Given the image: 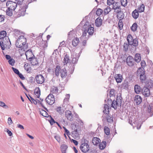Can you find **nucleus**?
<instances>
[{"label": "nucleus", "mask_w": 153, "mask_h": 153, "mask_svg": "<svg viewBox=\"0 0 153 153\" xmlns=\"http://www.w3.org/2000/svg\"><path fill=\"white\" fill-rule=\"evenodd\" d=\"M26 39L24 36H21L19 37L16 42V46L18 48H22L21 50L25 51V49L27 48V45H26Z\"/></svg>", "instance_id": "f257e3e1"}, {"label": "nucleus", "mask_w": 153, "mask_h": 153, "mask_svg": "<svg viewBox=\"0 0 153 153\" xmlns=\"http://www.w3.org/2000/svg\"><path fill=\"white\" fill-rule=\"evenodd\" d=\"M128 123L133 127H137L138 129L140 128L142 123L140 118L136 117L133 119L132 117H131L129 118Z\"/></svg>", "instance_id": "f03ea898"}, {"label": "nucleus", "mask_w": 153, "mask_h": 153, "mask_svg": "<svg viewBox=\"0 0 153 153\" xmlns=\"http://www.w3.org/2000/svg\"><path fill=\"white\" fill-rule=\"evenodd\" d=\"M11 44V42L8 37L0 41V46L2 50H4L6 48H9Z\"/></svg>", "instance_id": "7ed1b4c3"}, {"label": "nucleus", "mask_w": 153, "mask_h": 153, "mask_svg": "<svg viewBox=\"0 0 153 153\" xmlns=\"http://www.w3.org/2000/svg\"><path fill=\"white\" fill-rule=\"evenodd\" d=\"M71 128L72 130V134L73 137H76L78 136V131L80 130L79 126L76 123H72L71 124Z\"/></svg>", "instance_id": "20e7f679"}, {"label": "nucleus", "mask_w": 153, "mask_h": 153, "mask_svg": "<svg viewBox=\"0 0 153 153\" xmlns=\"http://www.w3.org/2000/svg\"><path fill=\"white\" fill-rule=\"evenodd\" d=\"M80 149L81 151L84 153H86L89 151L90 147L88 145V142L85 139H84V142L81 144Z\"/></svg>", "instance_id": "39448f33"}, {"label": "nucleus", "mask_w": 153, "mask_h": 153, "mask_svg": "<svg viewBox=\"0 0 153 153\" xmlns=\"http://www.w3.org/2000/svg\"><path fill=\"white\" fill-rule=\"evenodd\" d=\"M137 75L140 76V79L141 81L144 80L146 79L145 71L144 68H139L137 70Z\"/></svg>", "instance_id": "423d86ee"}, {"label": "nucleus", "mask_w": 153, "mask_h": 153, "mask_svg": "<svg viewBox=\"0 0 153 153\" xmlns=\"http://www.w3.org/2000/svg\"><path fill=\"white\" fill-rule=\"evenodd\" d=\"M46 102L49 105H52L55 101L54 97L52 94H50L46 98Z\"/></svg>", "instance_id": "0eeeda50"}, {"label": "nucleus", "mask_w": 153, "mask_h": 153, "mask_svg": "<svg viewBox=\"0 0 153 153\" xmlns=\"http://www.w3.org/2000/svg\"><path fill=\"white\" fill-rule=\"evenodd\" d=\"M6 6L8 8L14 10L17 6V4L16 2L9 1L6 3Z\"/></svg>", "instance_id": "6e6552de"}, {"label": "nucleus", "mask_w": 153, "mask_h": 153, "mask_svg": "<svg viewBox=\"0 0 153 153\" xmlns=\"http://www.w3.org/2000/svg\"><path fill=\"white\" fill-rule=\"evenodd\" d=\"M35 79L36 83L38 84H42L45 81L44 77L40 74L37 75L35 77Z\"/></svg>", "instance_id": "1a4fd4ad"}, {"label": "nucleus", "mask_w": 153, "mask_h": 153, "mask_svg": "<svg viewBox=\"0 0 153 153\" xmlns=\"http://www.w3.org/2000/svg\"><path fill=\"white\" fill-rule=\"evenodd\" d=\"M27 5H25L20 7V9L18 11V13L20 16H24L26 11V9L27 8Z\"/></svg>", "instance_id": "9d476101"}, {"label": "nucleus", "mask_w": 153, "mask_h": 153, "mask_svg": "<svg viewBox=\"0 0 153 153\" xmlns=\"http://www.w3.org/2000/svg\"><path fill=\"white\" fill-rule=\"evenodd\" d=\"M112 9L114 10V12L118 13L120 11V7L119 3L117 2H115L113 4Z\"/></svg>", "instance_id": "9b49d317"}, {"label": "nucleus", "mask_w": 153, "mask_h": 153, "mask_svg": "<svg viewBox=\"0 0 153 153\" xmlns=\"http://www.w3.org/2000/svg\"><path fill=\"white\" fill-rule=\"evenodd\" d=\"M65 116L67 119L71 121L73 120V117L71 112L69 110L66 111L65 112Z\"/></svg>", "instance_id": "f8f14e48"}, {"label": "nucleus", "mask_w": 153, "mask_h": 153, "mask_svg": "<svg viewBox=\"0 0 153 153\" xmlns=\"http://www.w3.org/2000/svg\"><path fill=\"white\" fill-rule=\"evenodd\" d=\"M127 64L129 66H132L134 65V59L131 56H128L126 59Z\"/></svg>", "instance_id": "ddd939ff"}, {"label": "nucleus", "mask_w": 153, "mask_h": 153, "mask_svg": "<svg viewBox=\"0 0 153 153\" xmlns=\"http://www.w3.org/2000/svg\"><path fill=\"white\" fill-rule=\"evenodd\" d=\"M143 94L145 97H149L150 94V90L146 87H144L142 91Z\"/></svg>", "instance_id": "4468645a"}, {"label": "nucleus", "mask_w": 153, "mask_h": 153, "mask_svg": "<svg viewBox=\"0 0 153 153\" xmlns=\"http://www.w3.org/2000/svg\"><path fill=\"white\" fill-rule=\"evenodd\" d=\"M25 55L27 60H30L31 58L35 56L33 54L31 50H28L25 52Z\"/></svg>", "instance_id": "2eb2a0df"}, {"label": "nucleus", "mask_w": 153, "mask_h": 153, "mask_svg": "<svg viewBox=\"0 0 153 153\" xmlns=\"http://www.w3.org/2000/svg\"><path fill=\"white\" fill-rule=\"evenodd\" d=\"M114 78L118 83L121 82L123 79V76L120 74H115Z\"/></svg>", "instance_id": "dca6fc26"}, {"label": "nucleus", "mask_w": 153, "mask_h": 153, "mask_svg": "<svg viewBox=\"0 0 153 153\" xmlns=\"http://www.w3.org/2000/svg\"><path fill=\"white\" fill-rule=\"evenodd\" d=\"M60 73L61 76L62 78L64 79L66 77L67 75V71L65 68L61 69Z\"/></svg>", "instance_id": "f3484780"}, {"label": "nucleus", "mask_w": 153, "mask_h": 153, "mask_svg": "<svg viewBox=\"0 0 153 153\" xmlns=\"http://www.w3.org/2000/svg\"><path fill=\"white\" fill-rule=\"evenodd\" d=\"M134 101L135 103L137 104H140L142 101L141 97L139 95H136L134 97Z\"/></svg>", "instance_id": "a211bd4d"}, {"label": "nucleus", "mask_w": 153, "mask_h": 153, "mask_svg": "<svg viewBox=\"0 0 153 153\" xmlns=\"http://www.w3.org/2000/svg\"><path fill=\"white\" fill-rule=\"evenodd\" d=\"M88 22H86L85 24L83 26V29L85 30H84V32L82 33V37H84L86 36L87 35V29H86L88 28Z\"/></svg>", "instance_id": "6ab92c4d"}, {"label": "nucleus", "mask_w": 153, "mask_h": 153, "mask_svg": "<svg viewBox=\"0 0 153 153\" xmlns=\"http://www.w3.org/2000/svg\"><path fill=\"white\" fill-rule=\"evenodd\" d=\"M95 25L97 27H99L101 26L102 24V20L100 17H98L95 21Z\"/></svg>", "instance_id": "aec40b11"}, {"label": "nucleus", "mask_w": 153, "mask_h": 153, "mask_svg": "<svg viewBox=\"0 0 153 153\" xmlns=\"http://www.w3.org/2000/svg\"><path fill=\"white\" fill-rule=\"evenodd\" d=\"M28 60L33 65H36L38 64L37 59L35 56L31 58L30 60Z\"/></svg>", "instance_id": "412c9836"}, {"label": "nucleus", "mask_w": 153, "mask_h": 153, "mask_svg": "<svg viewBox=\"0 0 153 153\" xmlns=\"http://www.w3.org/2000/svg\"><path fill=\"white\" fill-rule=\"evenodd\" d=\"M39 46L42 48L45 49L48 46V43L46 41H42L39 44Z\"/></svg>", "instance_id": "4be33fe9"}, {"label": "nucleus", "mask_w": 153, "mask_h": 153, "mask_svg": "<svg viewBox=\"0 0 153 153\" xmlns=\"http://www.w3.org/2000/svg\"><path fill=\"white\" fill-rule=\"evenodd\" d=\"M6 32L4 30L0 32V39L2 40L6 38V37H7V36H6Z\"/></svg>", "instance_id": "5701e85b"}, {"label": "nucleus", "mask_w": 153, "mask_h": 153, "mask_svg": "<svg viewBox=\"0 0 153 153\" xmlns=\"http://www.w3.org/2000/svg\"><path fill=\"white\" fill-rule=\"evenodd\" d=\"M100 142L99 138L96 137H94L92 140V143L94 145H97Z\"/></svg>", "instance_id": "b1692460"}, {"label": "nucleus", "mask_w": 153, "mask_h": 153, "mask_svg": "<svg viewBox=\"0 0 153 153\" xmlns=\"http://www.w3.org/2000/svg\"><path fill=\"white\" fill-rule=\"evenodd\" d=\"M25 69L28 73H30L31 71V68L30 65L28 63H26L24 66Z\"/></svg>", "instance_id": "393cba45"}, {"label": "nucleus", "mask_w": 153, "mask_h": 153, "mask_svg": "<svg viewBox=\"0 0 153 153\" xmlns=\"http://www.w3.org/2000/svg\"><path fill=\"white\" fill-rule=\"evenodd\" d=\"M34 93L36 97L38 98L39 97L40 95V91L39 87H37L35 89Z\"/></svg>", "instance_id": "a878e982"}, {"label": "nucleus", "mask_w": 153, "mask_h": 153, "mask_svg": "<svg viewBox=\"0 0 153 153\" xmlns=\"http://www.w3.org/2000/svg\"><path fill=\"white\" fill-rule=\"evenodd\" d=\"M138 12L137 10L136 9L134 11H133L132 13V15L134 19H137L138 17L139 16V13Z\"/></svg>", "instance_id": "bb28decb"}, {"label": "nucleus", "mask_w": 153, "mask_h": 153, "mask_svg": "<svg viewBox=\"0 0 153 153\" xmlns=\"http://www.w3.org/2000/svg\"><path fill=\"white\" fill-rule=\"evenodd\" d=\"M141 56L140 54L139 53H136L134 57V60L136 62L138 63L140 62L141 60Z\"/></svg>", "instance_id": "cd10ccee"}, {"label": "nucleus", "mask_w": 153, "mask_h": 153, "mask_svg": "<svg viewBox=\"0 0 153 153\" xmlns=\"http://www.w3.org/2000/svg\"><path fill=\"white\" fill-rule=\"evenodd\" d=\"M104 110L103 111V112L105 115L108 114L109 113V108L108 106V105L105 104L104 106Z\"/></svg>", "instance_id": "c85d7f7f"}, {"label": "nucleus", "mask_w": 153, "mask_h": 153, "mask_svg": "<svg viewBox=\"0 0 153 153\" xmlns=\"http://www.w3.org/2000/svg\"><path fill=\"white\" fill-rule=\"evenodd\" d=\"M106 115L103 114V117H105L106 120L108 122L112 123L113 122V118L112 117L109 116L108 114Z\"/></svg>", "instance_id": "c756f323"}, {"label": "nucleus", "mask_w": 153, "mask_h": 153, "mask_svg": "<svg viewBox=\"0 0 153 153\" xmlns=\"http://www.w3.org/2000/svg\"><path fill=\"white\" fill-rule=\"evenodd\" d=\"M79 39L77 38H75L73 39L72 41V44L75 47L76 46L79 44Z\"/></svg>", "instance_id": "7c9ffc66"}, {"label": "nucleus", "mask_w": 153, "mask_h": 153, "mask_svg": "<svg viewBox=\"0 0 153 153\" xmlns=\"http://www.w3.org/2000/svg\"><path fill=\"white\" fill-rule=\"evenodd\" d=\"M70 62V59L68 56L66 54L63 59V63L64 65H67Z\"/></svg>", "instance_id": "2f4dec72"}, {"label": "nucleus", "mask_w": 153, "mask_h": 153, "mask_svg": "<svg viewBox=\"0 0 153 153\" xmlns=\"http://www.w3.org/2000/svg\"><path fill=\"white\" fill-rule=\"evenodd\" d=\"M40 114L43 116L48 117H49V115L46 111L42 109H41L39 111Z\"/></svg>", "instance_id": "473e14b6"}, {"label": "nucleus", "mask_w": 153, "mask_h": 153, "mask_svg": "<svg viewBox=\"0 0 153 153\" xmlns=\"http://www.w3.org/2000/svg\"><path fill=\"white\" fill-rule=\"evenodd\" d=\"M60 71L61 68L60 67L59 65L56 66L55 69V73L56 76H58L59 75Z\"/></svg>", "instance_id": "72a5a7b5"}, {"label": "nucleus", "mask_w": 153, "mask_h": 153, "mask_svg": "<svg viewBox=\"0 0 153 153\" xmlns=\"http://www.w3.org/2000/svg\"><path fill=\"white\" fill-rule=\"evenodd\" d=\"M51 92L52 94H57L58 93V89L57 87L53 86L51 89Z\"/></svg>", "instance_id": "f704fd0d"}, {"label": "nucleus", "mask_w": 153, "mask_h": 153, "mask_svg": "<svg viewBox=\"0 0 153 153\" xmlns=\"http://www.w3.org/2000/svg\"><path fill=\"white\" fill-rule=\"evenodd\" d=\"M106 143L105 141L102 142L100 144L99 146V149L101 150L105 149L106 146Z\"/></svg>", "instance_id": "c9c22d12"}, {"label": "nucleus", "mask_w": 153, "mask_h": 153, "mask_svg": "<svg viewBox=\"0 0 153 153\" xmlns=\"http://www.w3.org/2000/svg\"><path fill=\"white\" fill-rule=\"evenodd\" d=\"M141 88L140 86L136 85L134 86L135 92L137 94H139L140 92Z\"/></svg>", "instance_id": "e433bc0d"}, {"label": "nucleus", "mask_w": 153, "mask_h": 153, "mask_svg": "<svg viewBox=\"0 0 153 153\" xmlns=\"http://www.w3.org/2000/svg\"><path fill=\"white\" fill-rule=\"evenodd\" d=\"M133 40V39L132 36L130 34L128 35L127 36V40L128 44L130 45H131V43Z\"/></svg>", "instance_id": "4c0bfd02"}, {"label": "nucleus", "mask_w": 153, "mask_h": 153, "mask_svg": "<svg viewBox=\"0 0 153 153\" xmlns=\"http://www.w3.org/2000/svg\"><path fill=\"white\" fill-rule=\"evenodd\" d=\"M111 107L114 109H116L117 106H118V104L117 101L114 100L111 104Z\"/></svg>", "instance_id": "58836bf2"}, {"label": "nucleus", "mask_w": 153, "mask_h": 153, "mask_svg": "<svg viewBox=\"0 0 153 153\" xmlns=\"http://www.w3.org/2000/svg\"><path fill=\"white\" fill-rule=\"evenodd\" d=\"M94 28L92 27H90L88 28V33L89 35H92L94 32Z\"/></svg>", "instance_id": "ea45409f"}, {"label": "nucleus", "mask_w": 153, "mask_h": 153, "mask_svg": "<svg viewBox=\"0 0 153 153\" xmlns=\"http://www.w3.org/2000/svg\"><path fill=\"white\" fill-rule=\"evenodd\" d=\"M30 97V99L28 97V98L32 103H33L35 105H36L37 104V103H39V100H36L31 97Z\"/></svg>", "instance_id": "a19ab883"}, {"label": "nucleus", "mask_w": 153, "mask_h": 153, "mask_svg": "<svg viewBox=\"0 0 153 153\" xmlns=\"http://www.w3.org/2000/svg\"><path fill=\"white\" fill-rule=\"evenodd\" d=\"M137 27V25L136 23H134L131 27L132 31L134 32L136 30Z\"/></svg>", "instance_id": "79ce46f5"}, {"label": "nucleus", "mask_w": 153, "mask_h": 153, "mask_svg": "<svg viewBox=\"0 0 153 153\" xmlns=\"http://www.w3.org/2000/svg\"><path fill=\"white\" fill-rule=\"evenodd\" d=\"M60 148L62 152L66 151L68 148V146L66 144H63L61 145Z\"/></svg>", "instance_id": "37998d69"}, {"label": "nucleus", "mask_w": 153, "mask_h": 153, "mask_svg": "<svg viewBox=\"0 0 153 153\" xmlns=\"http://www.w3.org/2000/svg\"><path fill=\"white\" fill-rule=\"evenodd\" d=\"M111 10V8L109 7H107L103 10L104 14L105 15L108 14Z\"/></svg>", "instance_id": "c03bdc74"}, {"label": "nucleus", "mask_w": 153, "mask_h": 153, "mask_svg": "<svg viewBox=\"0 0 153 153\" xmlns=\"http://www.w3.org/2000/svg\"><path fill=\"white\" fill-rule=\"evenodd\" d=\"M144 5L143 4H142L137 9V11L139 13H141L143 12L144 10Z\"/></svg>", "instance_id": "a18cd8bd"}, {"label": "nucleus", "mask_w": 153, "mask_h": 153, "mask_svg": "<svg viewBox=\"0 0 153 153\" xmlns=\"http://www.w3.org/2000/svg\"><path fill=\"white\" fill-rule=\"evenodd\" d=\"M104 131L105 134L108 135L110 134V131L109 128L107 126H105L104 128Z\"/></svg>", "instance_id": "49530a36"}, {"label": "nucleus", "mask_w": 153, "mask_h": 153, "mask_svg": "<svg viewBox=\"0 0 153 153\" xmlns=\"http://www.w3.org/2000/svg\"><path fill=\"white\" fill-rule=\"evenodd\" d=\"M123 23L121 19H120L118 23V26L120 30L122 29L123 27Z\"/></svg>", "instance_id": "de8ad7c7"}, {"label": "nucleus", "mask_w": 153, "mask_h": 153, "mask_svg": "<svg viewBox=\"0 0 153 153\" xmlns=\"http://www.w3.org/2000/svg\"><path fill=\"white\" fill-rule=\"evenodd\" d=\"M138 42L137 41V39H133V40L131 45H133L134 46H136L138 45Z\"/></svg>", "instance_id": "09e8293b"}, {"label": "nucleus", "mask_w": 153, "mask_h": 153, "mask_svg": "<svg viewBox=\"0 0 153 153\" xmlns=\"http://www.w3.org/2000/svg\"><path fill=\"white\" fill-rule=\"evenodd\" d=\"M13 10H11V9H8L7 8V9L6 10V14H7L9 16H12L13 14V12L12 11Z\"/></svg>", "instance_id": "8fccbe9b"}, {"label": "nucleus", "mask_w": 153, "mask_h": 153, "mask_svg": "<svg viewBox=\"0 0 153 153\" xmlns=\"http://www.w3.org/2000/svg\"><path fill=\"white\" fill-rule=\"evenodd\" d=\"M149 88H151L153 87V81L152 80L149 81L146 84Z\"/></svg>", "instance_id": "3c124183"}, {"label": "nucleus", "mask_w": 153, "mask_h": 153, "mask_svg": "<svg viewBox=\"0 0 153 153\" xmlns=\"http://www.w3.org/2000/svg\"><path fill=\"white\" fill-rule=\"evenodd\" d=\"M102 10L100 8L98 9L96 11V14L98 16H100L102 14Z\"/></svg>", "instance_id": "603ef678"}, {"label": "nucleus", "mask_w": 153, "mask_h": 153, "mask_svg": "<svg viewBox=\"0 0 153 153\" xmlns=\"http://www.w3.org/2000/svg\"><path fill=\"white\" fill-rule=\"evenodd\" d=\"M56 110L60 114H62L64 112L63 110L61 109L60 107H57L56 108Z\"/></svg>", "instance_id": "864d4df0"}, {"label": "nucleus", "mask_w": 153, "mask_h": 153, "mask_svg": "<svg viewBox=\"0 0 153 153\" xmlns=\"http://www.w3.org/2000/svg\"><path fill=\"white\" fill-rule=\"evenodd\" d=\"M120 2L122 6L126 7L127 4V0H120Z\"/></svg>", "instance_id": "5fc2aeb1"}, {"label": "nucleus", "mask_w": 153, "mask_h": 153, "mask_svg": "<svg viewBox=\"0 0 153 153\" xmlns=\"http://www.w3.org/2000/svg\"><path fill=\"white\" fill-rule=\"evenodd\" d=\"M8 62L9 64L11 66H13L14 65L15 61L13 58H12L10 60H9Z\"/></svg>", "instance_id": "6e6d98bb"}, {"label": "nucleus", "mask_w": 153, "mask_h": 153, "mask_svg": "<svg viewBox=\"0 0 153 153\" xmlns=\"http://www.w3.org/2000/svg\"><path fill=\"white\" fill-rule=\"evenodd\" d=\"M76 117H77L78 119L77 120V121L78 122V123L81 126H82L83 124V123L82 121L80 119L79 117V116L78 115L76 114Z\"/></svg>", "instance_id": "4d7b16f0"}, {"label": "nucleus", "mask_w": 153, "mask_h": 153, "mask_svg": "<svg viewBox=\"0 0 153 153\" xmlns=\"http://www.w3.org/2000/svg\"><path fill=\"white\" fill-rule=\"evenodd\" d=\"M152 104H150L148 108L147 111L149 113L151 112L152 113V112L153 111V108L152 107Z\"/></svg>", "instance_id": "13d9d810"}, {"label": "nucleus", "mask_w": 153, "mask_h": 153, "mask_svg": "<svg viewBox=\"0 0 153 153\" xmlns=\"http://www.w3.org/2000/svg\"><path fill=\"white\" fill-rule=\"evenodd\" d=\"M115 95V90L111 89L110 91V97H114Z\"/></svg>", "instance_id": "bf43d9fd"}, {"label": "nucleus", "mask_w": 153, "mask_h": 153, "mask_svg": "<svg viewBox=\"0 0 153 153\" xmlns=\"http://www.w3.org/2000/svg\"><path fill=\"white\" fill-rule=\"evenodd\" d=\"M0 106L5 108H8V106L4 102L1 101H0Z\"/></svg>", "instance_id": "052dcab7"}, {"label": "nucleus", "mask_w": 153, "mask_h": 153, "mask_svg": "<svg viewBox=\"0 0 153 153\" xmlns=\"http://www.w3.org/2000/svg\"><path fill=\"white\" fill-rule=\"evenodd\" d=\"M115 3L114 0H107V4L109 6L113 5Z\"/></svg>", "instance_id": "680f3d73"}, {"label": "nucleus", "mask_w": 153, "mask_h": 153, "mask_svg": "<svg viewBox=\"0 0 153 153\" xmlns=\"http://www.w3.org/2000/svg\"><path fill=\"white\" fill-rule=\"evenodd\" d=\"M140 64L141 66V67L140 68H144L146 66V63L144 60H142L141 61Z\"/></svg>", "instance_id": "e2e57ef3"}, {"label": "nucleus", "mask_w": 153, "mask_h": 153, "mask_svg": "<svg viewBox=\"0 0 153 153\" xmlns=\"http://www.w3.org/2000/svg\"><path fill=\"white\" fill-rule=\"evenodd\" d=\"M4 131L7 133L9 136H11L12 135V132L11 131H10L8 128H5Z\"/></svg>", "instance_id": "0e129e2a"}, {"label": "nucleus", "mask_w": 153, "mask_h": 153, "mask_svg": "<svg viewBox=\"0 0 153 153\" xmlns=\"http://www.w3.org/2000/svg\"><path fill=\"white\" fill-rule=\"evenodd\" d=\"M128 84L127 83H124L122 85V87L124 89L127 88L128 87Z\"/></svg>", "instance_id": "69168bd1"}, {"label": "nucleus", "mask_w": 153, "mask_h": 153, "mask_svg": "<svg viewBox=\"0 0 153 153\" xmlns=\"http://www.w3.org/2000/svg\"><path fill=\"white\" fill-rule=\"evenodd\" d=\"M12 69L13 70L14 72L17 74H18L19 73V70L16 68H15L13 67L12 68Z\"/></svg>", "instance_id": "338daca9"}, {"label": "nucleus", "mask_w": 153, "mask_h": 153, "mask_svg": "<svg viewBox=\"0 0 153 153\" xmlns=\"http://www.w3.org/2000/svg\"><path fill=\"white\" fill-rule=\"evenodd\" d=\"M7 123L9 125H11L13 123V121L11 117H9L7 119Z\"/></svg>", "instance_id": "774afa93"}]
</instances>
